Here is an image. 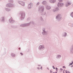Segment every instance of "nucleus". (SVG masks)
<instances>
[{"label":"nucleus","mask_w":73,"mask_h":73,"mask_svg":"<svg viewBox=\"0 0 73 73\" xmlns=\"http://www.w3.org/2000/svg\"><path fill=\"white\" fill-rule=\"evenodd\" d=\"M1 21L2 22H4L5 21V17H2L1 19Z\"/></svg>","instance_id":"4468645a"},{"label":"nucleus","mask_w":73,"mask_h":73,"mask_svg":"<svg viewBox=\"0 0 73 73\" xmlns=\"http://www.w3.org/2000/svg\"><path fill=\"white\" fill-rule=\"evenodd\" d=\"M70 52L73 53V44L72 45L71 48L70 49Z\"/></svg>","instance_id":"dca6fc26"},{"label":"nucleus","mask_w":73,"mask_h":73,"mask_svg":"<svg viewBox=\"0 0 73 73\" xmlns=\"http://www.w3.org/2000/svg\"><path fill=\"white\" fill-rule=\"evenodd\" d=\"M60 70H61L62 71L63 69H62V68H60Z\"/></svg>","instance_id":"4c0bfd02"},{"label":"nucleus","mask_w":73,"mask_h":73,"mask_svg":"<svg viewBox=\"0 0 73 73\" xmlns=\"http://www.w3.org/2000/svg\"><path fill=\"white\" fill-rule=\"evenodd\" d=\"M41 69V70H42V66H41L40 67V69Z\"/></svg>","instance_id":"7c9ffc66"},{"label":"nucleus","mask_w":73,"mask_h":73,"mask_svg":"<svg viewBox=\"0 0 73 73\" xmlns=\"http://www.w3.org/2000/svg\"><path fill=\"white\" fill-rule=\"evenodd\" d=\"M33 7V4L32 3H30L29 4V6L28 7V8L29 9H31Z\"/></svg>","instance_id":"39448f33"},{"label":"nucleus","mask_w":73,"mask_h":73,"mask_svg":"<svg viewBox=\"0 0 73 73\" xmlns=\"http://www.w3.org/2000/svg\"><path fill=\"white\" fill-rule=\"evenodd\" d=\"M42 34L43 35H46L48 34L47 32L45 31V30H43Z\"/></svg>","instance_id":"9d476101"},{"label":"nucleus","mask_w":73,"mask_h":73,"mask_svg":"<svg viewBox=\"0 0 73 73\" xmlns=\"http://www.w3.org/2000/svg\"><path fill=\"white\" fill-rule=\"evenodd\" d=\"M53 72H52V71H51V70H50V73H52Z\"/></svg>","instance_id":"f704fd0d"},{"label":"nucleus","mask_w":73,"mask_h":73,"mask_svg":"<svg viewBox=\"0 0 73 73\" xmlns=\"http://www.w3.org/2000/svg\"><path fill=\"white\" fill-rule=\"evenodd\" d=\"M53 73H55V72H54Z\"/></svg>","instance_id":"603ef678"},{"label":"nucleus","mask_w":73,"mask_h":73,"mask_svg":"<svg viewBox=\"0 0 73 73\" xmlns=\"http://www.w3.org/2000/svg\"><path fill=\"white\" fill-rule=\"evenodd\" d=\"M42 3L43 5H46V4H47V2L45 1H43Z\"/></svg>","instance_id":"a211bd4d"},{"label":"nucleus","mask_w":73,"mask_h":73,"mask_svg":"<svg viewBox=\"0 0 73 73\" xmlns=\"http://www.w3.org/2000/svg\"><path fill=\"white\" fill-rule=\"evenodd\" d=\"M6 6L7 7H9V8H10L11 7H14V5H13L11 3H9L7 4L6 5Z\"/></svg>","instance_id":"0eeeda50"},{"label":"nucleus","mask_w":73,"mask_h":73,"mask_svg":"<svg viewBox=\"0 0 73 73\" xmlns=\"http://www.w3.org/2000/svg\"><path fill=\"white\" fill-rule=\"evenodd\" d=\"M71 4H72V3L71 2H68L66 4V5H65L66 7H68V6H69V5H71Z\"/></svg>","instance_id":"f8f14e48"},{"label":"nucleus","mask_w":73,"mask_h":73,"mask_svg":"<svg viewBox=\"0 0 73 73\" xmlns=\"http://www.w3.org/2000/svg\"><path fill=\"white\" fill-rule=\"evenodd\" d=\"M61 57V56L60 55H57L56 56V58H60Z\"/></svg>","instance_id":"aec40b11"},{"label":"nucleus","mask_w":73,"mask_h":73,"mask_svg":"<svg viewBox=\"0 0 73 73\" xmlns=\"http://www.w3.org/2000/svg\"><path fill=\"white\" fill-rule=\"evenodd\" d=\"M67 73H70V72L68 71H67Z\"/></svg>","instance_id":"ea45409f"},{"label":"nucleus","mask_w":73,"mask_h":73,"mask_svg":"<svg viewBox=\"0 0 73 73\" xmlns=\"http://www.w3.org/2000/svg\"><path fill=\"white\" fill-rule=\"evenodd\" d=\"M63 68H66L65 67V66H63Z\"/></svg>","instance_id":"e433bc0d"},{"label":"nucleus","mask_w":73,"mask_h":73,"mask_svg":"<svg viewBox=\"0 0 73 73\" xmlns=\"http://www.w3.org/2000/svg\"><path fill=\"white\" fill-rule=\"evenodd\" d=\"M25 26H26L25 23L21 24L20 25V26L21 27H25Z\"/></svg>","instance_id":"412c9836"},{"label":"nucleus","mask_w":73,"mask_h":73,"mask_svg":"<svg viewBox=\"0 0 73 73\" xmlns=\"http://www.w3.org/2000/svg\"><path fill=\"white\" fill-rule=\"evenodd\" d=\"M62 37H66V36H67V33L65 32H63L62 33Z\"/></svg>","instance_id":"1a4fd4ad"},{"label":"nucleus","mask_w":73,"mask_h":73,"mask_svg":"<svg viewBox=\"0 0 73 73\" xmlns=\"http://www.w3.org/2000/svg\"><path fill=\"white\" fill-rule=\"evenodd\" d=\"M20 49H21L20 48H19V50H20Z\"/></svg>","instance_id":"de8ad7c7"},{"label":"nucleus","mask_w":73,"mask_h":73,"mask_svg":"<svg viewBox=\"0 0 73 73\" xmlns=\"http://www.w3.org/2000/svg\"><path fill=\"white\" fill-rule=\"evenodd\" d=\"M15 21L12 19V17L9 19V23L11 24H13V23H15Z\"/></svg>","instance_id":"423d86ee"},{"label":"nucleus","mask_w":73,"mask_h":73,"mask_svg":"<svg viewBox=\"0 0 73 73\" xmlns=\"http://www.w3.org/2000/svg\"><path fill=\"white\" fill-rule=\"evenodd\" d=\"M1 0H0V1H1Z\"/></svg>","instance_id":"3c124183"},{"label":"nucleus","mask_w":73,"mask_h":73,"mask_svg":"<svg viewBox=\"0 0 73 73\" xmlns=\"http://www.w3.org/2000/svg\"><path fill=\"white\" fill-rule=\"evenodd\" d=\"M26 25V26H29L30 24H34V22L33 21H31L29 23H25Z\"/></svg>","instance_id":"ddd939ff"},{"label":"nucleus","mask_w":73,"mask_h":73,"mask_svg":"<svg viewBox=\"0 0 73 73\" xmlns=\"http://www.w3.org/2000/svg\"><path fill=\"white\" fill-rule=\"evenodd\" d=\"M52 68H53V69H55V68L54 67V66H52Z\"/></svg>","instance_id":"c756f323"},{"label":"nucleus","mask_w":73,"mask_h":73,"mask_svg":"<svg viewBox=\"0 0 73 73\" xmlns=\"http://www.w3.org/2000/svg\"><path fill=\"white\" fill-rule=\"evenodd\" d=\"M38 66H41V65H38Z\"/></svg>","instance_id":"79ce46f5"},{"label":"nucleus","mask_w":73,"mask_h":73,"mask_svg":"<svg viewBox=\"0 0 73 73\" xmlns=\"http://www.w3.org/2000/svg\"><path fill=\"white\" fill-rule=\"evenodd\" d=\"M66 73H68V72H66Z\"/></svg>","instance_id":"49530a36"},{"label":"nucleus","mask_w":73,"mask_h":73,"mask_svg":"<svg viewBox=\"0 0 73 73\" xmlns=\"http://www.w3.org/2000/svg\"><path fill=\"white\" fill-rule=\"evenodd\" d=\"M50 3H54L55 2H56V0H49V1Z\"/></svg>","instance_id":"f3484780"},{"label":"nucleus","mask_w":73,"mask_h":73,"mask_svg":"<svg viewBox=\"0 0 73 73\" xmlns=\"http://www.w3.org/2000/svg\"><path fill=\"white\" fill-rule=\"evenodd\" d=\"M73 64V61H72V63H70V64L69 66H70V65H72V64Z\"/></svg>","instance_id":"a878e982"},{"label":"nucleus","mask_w":73,"mask_h":73,"mask_svg":"<svg viewBox=\"0 0 73 73\" xmlns=\"http://www.w3.org/2000/svg\"><path fill=\"white\" fill-rule=\"evenodd\" d=\"M21 16L20 17L21 20H24L25 19V13L23 12L21 14Z\"/></svg>","instance_id":"7ed1b4c3"},{"label":"nucleus","mask_w":73,"mask_h":73,"mask_svg":"<svg viewBox=\"0 0 73 73\" xmlns=\"http://www.w3.org/2000/svg\"><path fill=\"white\" fill-rule=\"evenodd\" d=\"M55 73H57V72H55Z\"/></svg>","instance_id":"8fccbe9b"},{"label":"nucleus","mask_w":73,"mask_h":73,"mask_svg":"<svg viewBox=\"0 0 73 73\" xmlns=\"http://www.w3.org/2000/svg\"><path fill=\"white\" fill-rule=\"evenodd\" d=\"M63 73H65V72H63Z\"/></svg>","instance_id":"864d4df0"},{"label":"nucleus","mask_w":73,"mask_h":73,"mask_svg":"<svg viewBox=\"0 0 73 73\" xmlns=\"http://www.w3.org/2000/svg\"><path fill=\"white\" fill-rule=\"evenodd\" d=\"M71 67H73V65L72 66H71Z\"/></svg>","instance_id":"a18cd8bd"},{"label":"nucleus","mask_w":73,"mask_h":73,"mask_svg":"<svg viewBox=\"0 0 73 73\" xmlns=\"http://www.w3.org/2000/svg\"><path fill=\"white\" fill-rule=\"evenodd\" d=\"M9 1V3H13V0H10Z\"/></svg>","instance_id":"b1692460"},{"label":"nucleus","mask_w":73,"mask_h":73,"mask_svg":"<svg viewBox=\"0 0 73 73\" xmlns=\"http://www.w3.org/2000/svg\"><path fill=\"white\" fill-rule=\"evenodd\" d=\"M44 9H45V8L43 6H39L38 8V11L40 13L44 12Z\"/></svg>","instance_id":"f257e3e1"},{"label":"nucleus","mask_w":73,"mask_h":73,"mask_svg":"<svg viewBox=\"0 0 73 73\" xmlns=\"http://www.w3.org/2000/svg\"><path fill=\"white\" fill-rule=\"evenodd\" d=\"M40 4V2H38L36 3V5H38Z\"/></svg>","instance_id":"cd10ccee"},{"label":"nucleus","mask_w":73,"mask_h":73,"mask_svg":"<svg viewBox=\"0 0 73 73\" xmlns=\"http://www.w3.org/2000/svg\"><path fill=\"white\" fill-rule=\"evenodd\" d=\"M56 72H57V71H58L57 70H56Z\"/></svg>","instance_id":"09e8293b"},{"label":"nucleus","mask_w":73,"mask_h":73,"mask_svg":"<svg viewBox=\"0 0 73 73\" xmlns=\"http://www.w3.org/2000/svg\"><path fill=\"white\" fill-rule=\"evenodd\" d=\"M60 2H62V0H58Z\"/></svg>","instance_id":"c85d7f7f"},{"label":"nucleus","mask_w":73,"mask_h":73,"mask_svg":"<svg viewBox=\"0 0 73 73\" xmlns=\"http://www.w3.org/2000/svg\"><path fill=\"white\" fill-rule=\"evenodd\" d=\"M11 56L12 57H15L16 56V55H15V54L13 53H12L11 54Z\"/></svg>","instance_id":"5701e85b"},{"label":"nucleus","mask_w":73,"mask_h":73,"mask_svg":"<svg viewBox=\"0 0 73 73\" xmlns=\"http://www.w3.org/2000/svg\"><path fill=\"white\" fill-rule=\"evenodd\" d=\"M47 69L48 70H49V68H47Z\"/></svg>","instance_id":"a19ab883"},{"label":"nucleus","mask_w":73,"mask_h":73,"mask_svg":"<svg viewBox=\"0 0 73 73\" xmlns=\"http://www.w3.org/2000/svg\"><path fill=\"white\" fill-rule=\"evenodd\" d=\"M18 3L19 4H20V5H22V6H23V7H24V5H25V2L18 1Z\"/></svg>","instance_id":"9b49d317"},{"label":"nucleus","mask_w":73,"mask_h":73,"mask_svg":"<svg viewBox=\"0 0 73 73\" xmlns=\"http://www.w3.org/2000/svg\"><path fill=\"white\" fill-rule=\"evenodd\" d=\"M56 70H58V69L57 67L56 68Z\"/></svg>","instance_id":"72a5a7b5"},{"label":"nucleus","mask_w":73,"mask_h":73,"mask_svg":"<svg viewBox=\"0 0 73 73\" xmlns=\"http://www.w3.org/2000/svg\"><path fill=\"white\" fill-rule=\"evenodd\" d=\"M46 12H44V15H45V14H46Z\"/></svg>","instance_id":"2f4dec72"},{"label":"nucleus","mask_w":73,"mask_h":73,"mask_svg":"<svg viewBox=\"0 0 73 73\" xmlns=\"http://www.w3.org/2000/svg\"><path fill=\"white\" fill-rule=\"evenodd\" d=\"M5 10L6 11H11V9H8L7 8H5Z\"/></svg>","instance_id":"4be33fe9"},{"label":"nucleus","mask_w":73,"mask_h":73,"mask_svg":"<svg viewBox=\"0 0 73 73\" xmlns=\"http://www.w3.org/2000/svg\"><path fill=\"white\" fill-rule=\"evenodd\" d=\"M40 19L42 21H44V19H42V17H40Z\"/></svg>","instance_id":"393cba45"},{"label":"nucleus","mask_w":73,"mask_h":73,"mask_svg":"<svg viewBox=\"0 0 73 73\" xmlns=\"http://www.w3.org/2000/svg\"><path fill=\"white\" fill-rule=\"evenodd\" d=\"M46 9L49 10L51 8V7L48 5H46Z\"/></svg>","instance_id":"2eb2a0df"},{"label":"nucleus","mask_w":73,"mask_h":73,"mask_svg":"<svg viewBox=\"0 0 73 73\" xmlns=\"http://www.w3.org/2000/svg\"><path fill=\"white\" fill-rule=\"evenodd\" d=\"M45 46L44 45H40L39 46L38 48V49L39 50H41L42 49H45Z\"/></svg>","instance_id":"20e7f679"},{"label":"nucleus","mask_w":73,"mask_h":73,"mask_svg":"<svg viewBox=\"0 0 73 73\" xmlns=\"http://www.w3.org/2000/svg\"><path fill=\"white\" fill-rule=\"evenodd\" d=\"M56 19L58 21H60L62 20V17L61 14H58L56 16Z\"/></svg>","instance_id":"f03ea898"},{"label":"nucleus","mask_w":73,"mask_h":73,"mask_svg":"<svg viewBox=\"0 0 73 73\" xmlns=\"http://www.w3.org/2000/svg\"><path fill=\"white\" fill-rule=\"evenodd\" d=\"M71 26L72 27H73V24H72Z\"/></svg>","instance_id":"c9c22d12"},{"label":"nucleus","mask_w":73,"mask_h":73,"mask_svg":"<svg viewBox=\"0 0 73 73\" xmlns=\"http://www.w3.org/2000/svg\"><path fill=\"white\" fill-rule=\"evenodd\" d=\"M20 54H21V56H23V54L22 53H21Z\"/></svg>","instance_id":"473e14b6"},{"label":"nucleus","mask_w":73,"mask_h":73,"mask_svg":"<svg viewBox=\"0 0 73 73\" xmlns=\"http://www.w3.org/2000/svg\"><path fill=\"white\" fill-rule=\"evenodd\" d=\"M37 69H40V68H39V67H37Z\"/></svg>","instance_id":"58836bf2"},{"label":"nucleus","mask_w":73,"mask_h":73,"mask_svg":"<svg viewBox=\"0 0 73 73\" xmlns=\"http://www.w3.org/2000/svg\"><path fill=\"white\" fill-rule=\"evenodd\" d=\"M64 3H58L57 4V6L59 7H62L64 6Z\"/></svg>","instance_id":"6e6552de"},{"label":"nucleus","mask_w":73,"mask_h":73,"mask_svg":"<svg viewBox=\"0 0 73 73\" xmlns=\"http://www.w3.org/2000/svg\"><path fill=\"white\" fill-rule=\"evenodd\" d=\"M30 19H31V18L29 17L27 19V21H29V20H30Z\"/></svg>","instance_id":"bb28decb"},{"label":"nucleus","mask_w":73,"mask_h":73,"mask_svg":"<svg viewBox=\"0 0 73 73\" xmlns=\"http://www.w3.org/2000/svg\"><path fill=\"white\" fill-rule=\"evenodd\" d=\"M65 72H67V71L66 70Z\"/></svg>","instance_id":"c03bdc74"},{"label":"nucleus","mask_w":73,"mask_h":73,"mask_svg":"<svg viewBox=\"0 0 73 73\" xmlns=\"http://www.w3.org/2000/svg\"><path fill=\"white\" fill-rule=\"evenodd\" d=\"M64 71H65V70H64H64H63V72H64Z\"/></svg>","instance_id":"37998d69"},{"label":"nucleus","mask_w":73,"mask_h":73,"mask_svg":"<svg viewBox=\"0 0 73 73\" xmlns=\"http://www.w3.org/2000/svg\"><path fill=\"white\" fill-rule=\"evenodd\" d=\"M58 10V8L57 7H56L55 9L53 10V11L54 12H57Z\"/></svg>","instance_id":"6ab92c4d"}]
</instances>
